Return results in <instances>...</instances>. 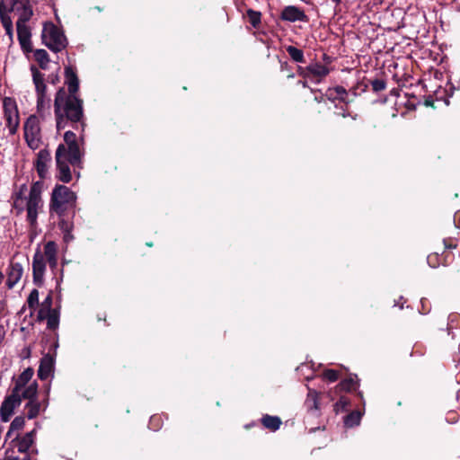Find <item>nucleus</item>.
<instances>
[{"label":"nucleus","instance_id":"35","mask_svg":"<svg viewBox=\"0 0 460 460\" xmlns=\"http://www.w3.org/2000/svg\"><path fill=\"white\" fill-rule=\"evenodd\" d=\"M334 92L338 95V100L342 102L349 103V101L347 99L348 93L343 86H335L333 87Z\"/></svg>","mask_w":460,"mask_h":460},{"label":"nucleus","instance_id":"38","mask_svg":"<svg viewBox=\"0 0 460 460\" xmlns=\"http://www.w3.org/2000/svg\"><path fill=\"white\" fill-rule=\"evenodd\" d=\"M374 92H381L385 89V83L384 80L376 79L371 83Z\"/></svg>","mask_w":460,"mask_h":460},{"label":"nucleus","instance_id":"23","mask_svg":"<svg viewBox=\"0 0 460 460\" xmlns=\"http://www.w3.org/2000/svg\"><path fill=\"white\" fill-rule=\"evenodd\" d=\"M261 423L266 429L276 431L281 425V420L277 416L265 415L261 419Z\"/></svg>","mask_w":460,"mask_h":460},{"label":"nucleus","instance_id":"27","mask_svg":"<svg viewBox=\"0 0 460 460\" xmlns=\"http://www.w3.org/2000/svg\"><path fill=\"white\" fill-rule=\"evenodd\" d=\"M286 50L295 62L305 63L304 52L301 49L294 46H288Z\"/></svg>","mask_w":460,"mask_h":460},{"label":"nucleus","instance_id":"9","mask_svg":"<svg viewBox=\"0 0 460 460\" xmlns=\"http://www.w3.org/2000/svg\"><path fill=\"white\" fill-rule=\"evenodd\" d=\"M4 118L9 134L14 135L18 129L20 119L17 105L14 100L5 97L3 101Z\"/></svg>","mask_w":460,"mask_h":460},{"label":"nucleus","instance_id":"12","mask_svg":"<svg viewBox=\"0 0 460 460\" xmlns=\"http://www.w3.org/2000/svg\"><path fill=\"white\" fill-rule=\"evenodd\" d=\"M280 19L288 22H308V17L304 10L295 5L285 6L281 11Z\"/></svg>","mask_w":460,"mask_h":460},{"label":"nucleus","instance_id":"8","mask_svg":"<svg viewBox=\"0 0 460 460\" xmlns=\"http://www.w3.org/2000/svg\"><path fill=\"white\" fill-rule=\"evenodd\" d=\"M24 137L27 145L31 149H38L41 144V131L40 121L36 115H31L23 126Z\"/></svg>","mask_w":460,"mask_h":460},{"label":"nucleus","instance_id":"32","mask_svg":"<svg viewBox=\"0 0 460 460\" xmlns=\"http://www.w3.org/2000/svg\"><path fill=\"white\" fill-rule=\"evenodd\" d=\"M361 419V413L358 411H352L349 415L346 416L344 420V424L347 427H353L359 424Z\"/></svg>","mask_w":460,"mask_h":460},{"label":"nucleus","instance_id":"3","mask_svg":"<svg viewBox=\"0 0 460 460\" xmlns=\"http://www.w3.org/2000/svg\"><path fill=\"white\" fill-rule=\"evenodd\" d=\"M9 4L10 11L18 16L16 31L21 48L24 52H31L32 50L31 32L27 22L33 15L32 4L30 0H12Z\"/></svg>","mask_w":460,"mask_h":460},{"label":"nucleus","instance_id":"46","mask_svg":"<svg viewBox=\"0 0 460 460\" xmlns=\"http://www.w3.org/2000/svg\"><path fill=\"white\" fill-rule=\"evenodd\" d=\"M298 84H301V85H302L303 87H305H305H307V83H306V81H299V82H298Z\"/></svg>","mask_w":460,"mask_h":460},{"label":"nucleus","instance_id":"18","mask_svg":"<svg viewBox=\"0 0 460 460\" xmlns=\"http://www.w3.org/2000/svg\"><path fill=\"white\" fill-rule=\"evenodd\" d=\"M50 162V155L47 150H40L38 153L35 168L41 179L46 178L48 174L49 163Z\"/></svg>","mask_w":460,"mask_h":460},{"label":"nucleus","instance_id":"30","mask_svg":"<svg viewBox=\"0 0 460 460\" xmlns=\"http://www.w3.org/2000/svg\"><path fill=\"white\" fill-rule=\"evenodd\" d=\"M24 424H25V420L23 417H22V416L15 417L10 424V428L7 432V436L11 437L13 432L19 431L20 429H22L23 428Z\"/></svg>","mask_w":460,"mask_h":460},{"label":"nucleus","instance_id":"19","mask_svg":"<svg viewBox=\"0 0 460 460\" xmlns=\"http://www.w3.org/2000/svg\"><path fill=\"white\" fill-rule=\"evenodd\" d=\"M32 81L35 85L36 94H47V85L45 84V75L35 66L31 67Z\"/></svg>","mask_w":460,"mask_h":460},{"label":"nucleus","instance_id":"49","mask_svg":"<svg viewBox=\"0 0 460 460\" xmlns=\"http://www.w3.org/2000/svg\"><path fill=\"white\" fill-rule=\"evenodd\" d=\"M284 66H288V63H283V64H281V67H282V69H284Z\"/></svg>","mask_w":460,"mask_h":460},{"label":"nucleus","instance_id":"42","mask_svg":"<svg viewBox=\"0 0 460 460\" xmlns=\"http://www.w3.org/2000/svg\"><path fill=\"white\" fill-rule=\"evenodd\" d=\"M59 228L65 233V232H70V226L68 223H66L64 219L60 220L58 223Z\"/></svg>","mask_w":460,"mask_h":460},{"label":"nucleus","instance_id":"24","mask_svg":"<svg viewBox=\"0 0 460 460\" xmlns=\"http://www.w3.org/2000/svg\"><path fill=\"white\" fill-rule=\"evenodd\" d=\"M34 371L31 367H28L22 371V373L15 380L14 386L22 387L31 384L30 381L33 376Z\"/></svg>","mask_w":460,"mask_h":460},{"label":"nucleus","instance_id":"6","mask_svg":"<svg viewBox=\"0 0 460 460\" xmlns=\"http://www.w3.org/2000/svg\"><path fill=\"white\" fill-rule=\"evenodd\" d=\"M41 36L46 47L54 52H60L67 46L65 34L53 23L44 24Z\"/></svg>","mask_w":460,"mask_h":460},{"label":"nucleus","instance_id":"54","mask_svg":"<svg viewBox=\"0 0 460 460\" xmlns=\"http://www.w3.org/2000/svg\"><path fill=\"white\" fill-rule=\"evenodd\" d=\"M288 77L293 78V77H294V75H293V74H291V75H288Z\"/></svg>","mask_w":460,"mask_h":460},{"label":"nucleus","instance_id":"15","mask_svg":"<svg viewBox=\"0 0 460 460\" xmlns=\"http://www.w3.org/2000/svg\"><path fill=\"white\" fill-rule=\"evenodd\" d=\"M9 12H11L9 6L6 4L0 2V20L6 35H8L12 41L13 39V26L11 16L8 13Z\"/></svg>","mask_w":460,"mask_h":460},{"label":"nucleus","instance_id":"5","mask_svg":"<svg viewBox=\"0 0 460 460\" xmlns=\"http://www.w3.org/2000/svg\"><path fill=\"white\" fill-rule=\"evenodd\" d=\"M76 195L65 185H57L51 194L49 202L50 215L63 217L65 213L75 207Z\"/></svg>","mask_w":460,"mask_h":460},{"label":"nucleus","instance_id":"2","mask_svg":"<svg viewBox=\"0 0 460 460\" xmlns=\"http://www.w3.org/2000/svg\"><path fill=\"white\" fill-rule=\"evenodd\" d=\"M43 189L42 181H35L30 189L29 195L26 196L27 186L22 184L13 197V208L18 213L27 210V220L31 226L37 223L38 211L42 208L43 201L41 192Z\"/></svg>","mask_w":460,"mask_h":460},{"label":"nucleus","instance_id":"47","mask_svg":"<svg viewBox=\"0 0 460 460\" xmlns=\"http://www.w3.org/2000/svg\"><path fill=\"white\" fill-rule=\"evenodd\" d=\"M12 0H2L1 2H3L4 4H6L8 5V4L11 2Z\"/></svg>","mask_w":460,"mask_h":460},{"label":"nucleus","instance_id":"39","mask_svg":"<svg viewBox=\"0 0 460 460\" xmlns=\"http://www.w3.org/2000/svg\"><path fill=\"white\" fill-rule=\"evenodd\" d=\"M51 312L52 311L50 309H46V308L40 306V309L39 310V313H38V319L40 321L47 319L48 316L51 314Z\"/></svg>","mask_w":460,"mask_h":460},{"label":"nucleus","instance_id":"16","mask_svg":"<svg viewBox=\"0 0 460 460\" xmlns=\"http://www.w3.org/2000/svg\"><path fill=\"white\" fill-rule=\"evenodd\" d=\"M23 273L22 265L20 262L12 261L7 271V286L9 288H13L21 279Z\"/></svg>","mask_w":460,"mask_h":460},{"label":"nucleus","instance_id":"41","mask_svg":"<svg viewBox=\"0 0 460 460\" xmlns=\"http://www.w3.org/2000/svg\"><path fill=\"white\" fill-rule=\"evenodd\" d=\"M326 96L329 100L334 102L335 100H338V95L334 92L333 88H329L326 91Z\"/></svg>","mask_w":460,"mask_h":460},{"label":"nucleus","instance_id":"13","mask_svg":"<svg viewBox=\"0 0 460 460\" xmlns=\"http://www.w3.org/2000/svg\"><path fill=\"white\" fill-rule=\"evenodd\" d=\"M54 358L47 354L40 359V367L38 369V377L40 380H46L50 376H53L54 372Z\"/></svg>","mask_w":460,"mask_h":460},{"label":"nucleus","instance_id":"17","mask_svg":"<svg viewBox=\"0 0 460 460\" xmlns=\"http://www.w3.org/2000/svg\"><path fill=\"white\" fill-rule=\"evenodd\" d=\"M18 395V398L22 401L23 399H27L28 401L36 398L38 393V384L36 381L31 382L29 385H22V387L13 386L12 392H15Z\"/></svg>","mask_w":460,"mask_h":460},{"label":"nucleus","instance_id":"36","mask_svg":"<svg viewBox=\"0 0 460 460\" xmlns=\"http://www.w3.org/2000/svg\"><path fill=\"white\" fill-rule=\"evenodd\" d=\"M47 325L49 329H56L58 325V315L55 311H52L51 314L47 318Z\"/></svg>","mask_w":460,"mask_h":460},{"label":"nucleus","instance_id":"50","mask_svg":"<svg viewBox=\"0 0 460 460\" xmlns=\"http://www.w3.org/2000/svg\"><path fill=\"white\" fill-rule=\"evenodd\" d=\"M58 80V76L52 79V83L55 84V81Z\"/></svg>","mask_w":460,"mask_h":460},{"label":"nucleus","instance_id":"10","mask_svg":"<svg viewBox=\"0 0 460 460\" xmlns=\"http://www.w3.org/2000/svg\"><path fill=\"white\" fill-rule=\"evenodd\" d=\"M64 151L63 145H59L56 151L57 177L59 181L67 183L72 180V175L68 165L69 162L64 158Z\"/></svg>","mask_w":460,"mask_h":460},{"label":"nucleus","instance_id":"53","mask_svg":"<svg viewBox=\"0 0 460 460\" xmlns=\"http://www.w3.org/2000/svg\"><path fill=\"white\" fill-rule=\"evenodd\" d=\"M347 116H348V114H347V113H345V112H344V113H342V117H347Z\"/></svg>","mask_w":460,"mask_h":460},{"label":"nucleus","instance_id":"48","mask_svg":"<svg viewBox=\"0 0 460 460\" xmlns=\"http://www.w3.org/2000/svg\"><path fill=\"white\" fill-rule=\"evenodd\" d=\"M333 3H335L336 4H340L341 0H332Z\"/></svg>","mask_w":460,"mask_h":460},{"label":"nucleus","instance_id":"44","mask_svg":"<svg viewBox=\"0 0 460 460\" xmlns=\"http://www.w3.org/2000/svg\"><path fill=\"white\" fill-rule=\"evenodd\" d=\"M71 239V236H70V232H65V235H64V240L66 242H68L69 240Z\"/></svg>","mask_w":460,"mask_h":460},{"label":"nucleus","instance_id":"21","mask_svg":"<svg viewBox=\"0 0 460 460\" xmlns=\"http://www.w3.org/2000/svg\"><path fill=\"white\" fill-rule=\"evenodd\" d=\"M307 72L310 74V78L317 77L315 83H320L321 79L330 73V69L323 64L314 63L307 66Z\"/></svg>","mask_w":460,"mask_h":460},{"label":"nucleus","instance_id":"1","mask_svg":"<svg viewBox=\"0 0 460 460\" xmlns=\"http://www.w3.org/2000/svg\"><path fill=\"white\" fill-rule=\"evenodd\" d=\"M83 100L77 95H67L64 88H59L54 100V112L58 131L69 124L80 123L84 130Z\"/></svg>","mask_w":460,"mask_h":460},{"label":"nucleus","instance_id":"33","mask_svg":"<svg viewBox=\"0 0 460 460\" xmlns=\"http://www.w3.org/2000/svg\"><path fill=\"white\" fill-rule=\"evenodd\" d=\"M27 304L29 308L36 309L39 305V291L37 289H32L27 298Z\"/></svg>","mask_w":460,"mask_h":460},{"label":"nucleus","instance_id":"26","mask_svg":"<svg viewBox=\"0 0 460 460\" xmlns=\"http://www.w3.org/2000/svg\"><path fill=\"white\" fill-rule=\"evenodd\" d=\"M318 397L319 394L314 390L308 388L307 398L305 400L306 407L309 410H317L318 409Z\"/></svg>","mask_w":460,"mask_h":460},{"label":"nucleus","instance_id":"29","mask_svg":"<svg viewBox=\"0 0 460 460\" xmlns=\"http://www.w3.org/2000/svg\"><path fill=\"white\" fill-rule=\"evenodd\" d=\"M35 59L42 69H46L49 62V54L45 49H37L35 51Z\"/></svg>","mask_w":460,"mask_h":460},{"label":"nucleus","instance_id":"28","mask_svg":"<svg viewBox=\"0 0 460 460\" xmlns=\"http://www.w3.org/2000/svg\"><path fill=\"white\" fill-rule=\"evenodd\" d=\"M356 379V376L355 377L350 376L349 378H346L338 385L337 388L341 391L349 392L358 386V382Z\"/></svg>","mask_w":460,"mask_h":460},{"label":"nucleus","instance_id":"34","mask_svg":"<svg viewBox=\"0 0 460 460\" xmlns=\"http://www.w3.org/2000/svg\"><path fill=\"white\" fill-rule=\"evenodd\" d=\"M349 403V400L345 396H341L340 399L334 404V410L336 412L345 411Z\"/></svg>","mask_w":460,"mask_h":460},{"label":"nucleus","instance_id":"11","mask_svg":"<svg viewBox=\"0 0 460 460\" xmlns=\"http://www.w3.org/2000/svg\"><path fill=\"white\" fill-rule=\"evenodd\" d=\"M22 401L18 398L15 392L5 397L0 407V419L3 422H7L14 412V410L21 405Z\"/></svg>","mask_w":460,"mask_h":460},{"label":"nucleus","instance_id":"25","mask_svg":"<svg viewBox=\"0 0 460 460\" xmlns=\"http://www.w3.org/2000/svg\"><path fill=\"white\" fill-rule=\"evenodd\" d=\"M41 404L36 398L30 400L26 404L27 417L31 420L36 418L40 411Z\"/></svg>","mask_w":460,"mask_h":460},{"label":"nucleus","instance_id":"56","mask_svg":"<svg viewBox=\"0 0 460 460\" xmlns=\"http://www.w3.org/2000/svg\"><path fill=\"white\" fill-rule=\"evenodd\" d=\"M5 460H17L16 458H13V459H5Z\"/></svg>","mask_w":460,"mask_h":460},{"label":"nucleus","instance_id":"43","mask_svg":"<svg viewBox=\"0 0 460 460\" xmlns=\"http://www.w3.org/2000/svg\"><path fill=\"white\" fill-rule=\"evenodd\" d=\"M298 75L305 78H310V74L307 72V66L305 68L298 66Z\"/></svg>","mask_w":460,"mask_h":460},{"label":"nucleus","instance_id":"45","mask_svg":"<svg viewBox=\"0 0 460 460\" xmlns=\"http://www.w3.org/2000/svg\"><path fill=\"white\" fill-rule=\"evenodd\" d=\"M305 368H308V366L305 365V364H302L301 366H299L297 367V370L300 371V372H303Z\"/></svg>","mask_w":460,"mask_h":460},{"label":"nucleus","instance_id":"55","mask_svg":"<svg viewBox=\"0 0 460 460\" xmlns=\"http://www.w3.org/2000/svg\"><path fill=\"white\" fill-rule=\"evenodd\" d=\"M457 11L460 12V4L457 6Z\"/></svg>","mask_w":460,"mask_h":460},{"label":"nucleus","instance_id":"51","mask_svg":"<svg viewBox=\"0 0 460 460\" xmlns=\"http://www.w3.org/2000/svg\"><path fill=\"white\" fill-rule=\"evenodd\" d=\"M22 460H31V459H30V457H29V456H25V457H23V459H22Z\"/></svg>","mask_w":460,"mask_h":460},{"label":"nucleus","instance_id":"31","mask_svg":"<svg viewBox=\"0 0 460 460\" xmlns=\"http://www.w3.org/2000/svg\"><path fill=\"white\" fill-rule=\"evenodd\" d=\"M247 16L249 18V22L253 28H258L261 22V13L259 11H254L252 9L247 10Z\"/></svg>","mask_w":460,"mask_h":460},{"label":"nucleus","instance_id":"22","mask_svg":"<svg viewBox=\"0 0 460 460\" xmlns=\"http://www.w3.org/2000/svg\"><path fill=\"white\" fill-rule=\"evenodd\" d=\"M34 434L35 430H31L22 436L17 444L18 451L22 453H25L29 450L34 441Z\"/></svg>","mask_w":460,"mask_h":460},{"label":"nucleus","instance_id":"4","mask_svg":"<svg viewBox=\"0 0 460 460\" xmlns=\"http://www.w3.org/2000/svg\"><path fill=\"white\" fill-rule=\"evenodd\" d=\"M46 262L49 263L51 270L58 266V245L53 241H49L44 245V252L37 249L32 258V275L33 282L40 286L44 281L46 271Z\"/></svg>","mask_w":460,"mask_h":460},{"label":"nucleus","instance_id":"20","mask_svg":"<svg viewBox=\"0 0 460 460\" xmlns=\"http://www.w3.org/2000/svg\"><path fill=\"white\" fill-rule=\"evenodd\" d=\"M37 96V113L41 118L50 114L51 99L48 94H36Z\"/></svg>","mask_w":460,"mask_h":460},{"label":"nucleus","instance_id":"7","mask_svg":"<svg viewBox=\"0 0 460 460\" xmlns=\"http://www.w3.org/2000/svg\"><path fill=\"white\" fill-rule=\"evenodd\" d=\"M64 141L65 144H62L65 149L64 158L68 160L69 164L74 166L79 165L84 151L80 147L76 135L68 130L64 134Z\"/></svg>","mask_w":460,"mask_h":460},{"label":"nucleus","instance_id":"37","mask_svg":"<svg viewBox=\"0 0 460 460\" xmlns=\"http://www.w3.org/2000/svg\"><path fill=\"white\" fill-rule=\"evenodd\" d=\"M323 376L324 379L328 380L329 382H335V381L338 380L340 375H339V372L337 370L326 369L323 372Z\"/></svg>","mask_w":460,"mask_h":460},{"label":"nucleus","instance_id":"40","mask_svg":"<svg viewBox=\"0 0 460 460\" xmlns=\"http://www.w3.org/2000/svg\"><path fill=\"white\" fill-rule=\"evenodd\" d=\"M51 305H52V296H51V294H49L47 296V297L41 303L40 306H42V307H44L46 309H50L51 310Z\"/></svg>","mask_w":460,"mask_h":460},{"label":"nucleus","instance_id":"52","mask_svg":"<svg viewBox=\"0 0 460 460\" xmlns=\"http://www.w3.org/2000/svg\"><path fill=\"white\" fill-rule=\"evenodd\" d=\"M80 141L83 143L84 142V138H83V136L80 137Z\"/></svg>","mask_w":460,"mask_h":460},{"label":"nucleus","instance_id":"14","mask_svg":"<svg viewBox=\"0 0 460 460\" xmlns=\"http://www.w3.org/2000/svg\"><path fill=\"white\" fill-rule=\"evenodd\" d=\"M65 83L67 85V95H77L79 90V79L71 66L65 67Z\"/></svg>","mask_w":460,"mask_h":460}]
</instances>
